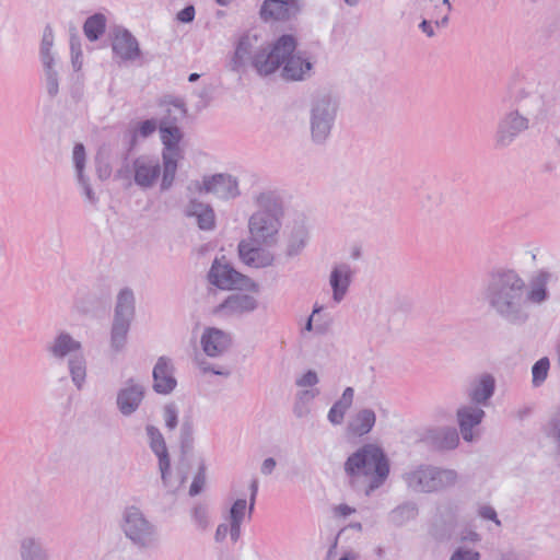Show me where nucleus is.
<instances>
[{"label": "nucleus", "instance_id": "nucleus-1", "mask_svg": "<svg viewBox=\"0 0 560 560\" xmlns=\"http://www.w3.org/2000/svg\"><path fill=\"white\" fill-rule=\"evenodd\" d=\"M482 300L488 311L506 324L522 326L530 317L525 305V280L513 269L491 271L482 287Z\"/></svg>", "mask_w": 560, "mask_h": 560}, {"label": "nucleus", "instance_id": "nucleus-2", "mask_svg": "<svg viewBox=\"0 0 560 560\" xmlns=\"http://www.w3.org/2000/svg\"><path fill=\"white\" fill-rule=\"evenodd\" d=\"M298 39L292 34H283L278 37L271 47V51H261L256 56L254 69L260 77L273 74L281 67V78L284 81H305L313 74V63L295 54Z\"/></svg>", "mask_w": 560, "mask_h": 560}, {"label": "nucleus", "instance_id": "nucleus-3", "mask_svg": "<svg viewBox=\"0 0 560 560\" xmlns=\"http://www.w3.org/2000/svg\"><path fill=\"white\" fill-rule=\"evenodd\" d=\"M256 210L248 219L252 241L257 245L272 246L278 242L284 217L281 195L275 189H262L252 197Z\"/></svg>", "mask_w": 560, "mask_h": 560}, {"label": "nucleus", "instance_id": "nucleus-4", "mask_svg": "<svg viewBox=\"0 0 560 560\" xmlns=\"http://www.w3.org/2000/svg\"><path fill=\"white\" fill-rule=\"evenodd\" d=\"M343 469L352 487H357L361 479H366L364 493L371 495L388 478L389 460L381 446L366 443L348 456Z\"/></svg>", "mask_w": 560, "mask_h": 560}, {"label": "nucleus", "instance_id": "nucleus-5", "mask_svg": "<svg viewBox=\"0 0 560 560\" xmlns=\"http://www.w3.org/2000/svg\"><path fill=\"white\" fill-rule=\"evenodd\" d=\"M339 109V101L330 91H317L310 102V131L313 143L325 144L330 137Z\"/></svg>", "mask_w": 560, "mask_h": 560}, {"label": "nucleus", "instance_id": "nucleus-6", "mask_svg": "<svg viewBox=\"0 0 560 560\" xmlns=\"http://www.w3.org/2000/svg\"><path fill=\"white\" fill-rule=\"evenodd\" d=\"M45 349L57 361L68 360L71 380L80 390L86 377V360L81 342L69 332L60 331L51 341L47 342Z\"/></svg>", "mask_w": 560, "mask_h": 560}, {"label": "nucleus", "instance_id": "nucleus-7", "mask_svg": "<svg viewBox=\"0 0 560 560\" xmlns=\"http://www.w3.org/2000/svg\"><path fill=\"white\" fill-rule=\"evenodd\" d=\"M402 479L413 492L433 493L454 487L458 480V474L454 469L420 465L416 469L405 472Z\"/></svg>", "mask_w": 560, "mask_h": 560}, {"label": "nucleus", "instance_id": "nucleus-8", "mask_svg": "<svg viewBox=\"0 0 560 560\" xmlns=\"http://www.w3.org/2000/svg\"><path fill=\"white\" fill-rule=\"evenodd\" d=\"M121 529L132 545L139 549L151 548L158 541L156 526L135 505L125 509Z\"/></svg>", "mask_w": 560, "mask_h": 560}, {"label": "nucleus", "instance_id": "nucleus-9", "mask_svg": "<svg viewBox=\"0 0 560 560\" xmlns=\"http://www.w3.org/2000/svg\"><path fill=\"white\" fill-rule=\"evenodd\" d=\"M194 186L198 192L212 194L222 200L235 199L241 195L237 178L225 173L205 176L202 183L196 180Z\"/></svg>", "mask_w": 560, "mask_h": 560}, {"label": "nucleus", "instance_id": "nucleus-10", "mask_svg": "<svg viewBox=\"0 0 560 560\" xmlns=\"http://www.w3.org/2000/svg\"><path fill=\"white\" fill-rule=\"evenodd\" d=\"M532 127L527 118L520 115L514 108L504 113L498 121L495 131V144L499 148L511 145L514 140Z\"/></svg>", "mask_w": 560, "mask_h": 560}, {"label": "nucleus", "instance_id": "nucleus-11", "mask_svg": "<svg viewBox=\"0 0 560 560\" xmlns=\"http://www.w3.org/2000/svg\"><path fill=\"white\" fill-rule=\"evenodd\" d=\"M258 37L252 34H244L240 37L234 55L231 60V70L238 72L242 68H244L248 62L254 68V61L256 56H258L261 51L269 52L271 51L272 44L266 45H257Z\"/></svg>", "mask_w": 560, "mask_h": 560}, {"label": "nucleus", "instance_id": "nucleus-12", "mask_svg": "<svg viewBox=\"0 0 560 560\" xmlns=\"http://www.w3.org/2000/svg\"><path fill=\"white\" fill-rule=\"evenodd\" d=\"M301 0H265L260 7L259 15L265 22L290 21L302 11Z\"/></svg>", "mask_w": 560, "mask_h": 560}, {"label": "nucleus", "instance_id": "nucleus-13", "mask_svg": "<svg viewBox=\"0 0 560 560\" xmlns=\"http://www.w3.org/2000/svg\"><path fill=\"white\" fill-rule=\"evenodd\" d=\"M514 109L527 118V122L532 127L539 126L547 120L546 102L539 94H525L517 97L514 103Z\"/></svg>", "mask_w": 560, "mask_h": 560}, {"label": "nucleus", "instance_id": "nucleus-14", "mask_svg": "<svg viewBox=\"0 0 560 560\" xmlns=\"http://www.w3.org/2000/svg\"><path fill=\"white\" fill-rule=\"evenodd\" d=\"M208 279L211 284L222 290L240 289L248 280L229 264H221L218 258L209 270Z\"/></svg>", "mask_w": 560, "mask_h": 560}, {"label": "nucleus", "instance_id": "nucleus-15", "mask_svg": "<svg viewBox=\"0 0 560 560\" xmlns=\"http://www.w3.org/2000/svg\"><path fill=\"white\" fill-rule=\"evenodd\" d=\"M133 179L137 186L151 188L161 175V164L156 156L140 155L132 162Z\"/></svg>", "mask_w": 560, "mask_h": 560}, {"label": "nucleus", "instance_id": "nucleus-16", "mask_svg": "<svg viewBox=\"0 0 560 560\" xmlns=\"http://www.w3.org/2000/svg\"><path fill=\"white\" fill-rule=\"evenodd\" d=\"M112 49L121 61H133L141 56L137 38L121 26L113 31Z\"/></svg>", "mask_w": 560, "mask_h": 560}, {"label": "nucleus", "instance_id": "nucleus-17", "mask_svg": "<svg viewBox=\"0 0 560 560\" xmlns=\"http://www.w3.org/2000/svg\"><path fill=\"white\" fill-rule=\"evenodd\" d=\"M143 385L137 383L133 378L127 380L125 386L117 393V408L122 416H131L138 410L144 398Z\"/></svg>", "mask_w": 560, "mask_h": 560}, {"label": "nucleus", "instance_id": "nucleus-18", "mask_svg": "<svg viewBox=\"0 0 560 560\" xmlns=\"http://www.w3.org/2000/svg\"><path fill=\"white\" fill-rule=\"evenodd\" d=\"M200 343L208 357L217 358L224 354L231 348L232 337L222 329L207 327L201 335Z\"/></svg>", "mask_w": 560, "mask_h": 560}, {"label": "nucleus", "instance_id": "nucleus-19", "mask_svg": "<svg viewBox=\"0 0 560 560\" xmlns=\"http://www.w3.org/2000/svg\"><path fill=\"white\" fill-rule=\"evenodd\" d=\"M175 368L167 357H160L153 368V389L158 394L167 395L172 393L177 381L174 376Z\"/></svg>", "mask_w": 560, "mask_h": 560}, {"label": "nucleus", "instance_id": "nucleus-20", "mask_svg": "<svg viewBox=\"0 0 560 560\" xmlns=\"http://www.w3.org/2000/svg\"><path fill=\"white\" fill-rule=\"evenodd\" d=\"M147 435L149 438V445L152 452L158 456L159 458V470L164 479L165 483L171 486V482L167 479V472L170 468V455L166 447L165 440L161 433V431L152 425L148 424L145 427Z\"/></svg>", "mask_w": 560, "mask_h": 560}, {"label": "nucleus", "instance_id": "nucleus-21", "mask_svg": "<svg viewBox=\"0 0 560 560\" xmlns=\"http://www.w3.org/2000/svg\"><path fill=\"white\" fill-rule=\"evenodd\" d=\"M264 245L253 246L245 241L238 244V255L244 264L255 268H265L272 265L275 257L271 252L262 247Z\"/></svg>", "mask_w": 560, "mask_h": 560}, {"label": "nucleus", "instance_id": "nucleus-22", "mask_svg": "<svg viewBox=\"0 0 560 560\" xmlns=\"http://www.w3.org/2000/svg\"><path fill=\"white\" fill-rule=\"evenodd\" d=\"M257 306V300L253 295L234 293L218 306L217 312L229 316H238L255 311Z\"/></svg>", "mask_w": 560, "mask_h": 560}, {"label": "nucleus", "instance_id": "nucleus-23", "mask_svg": "<svg viewBox=\"0 0 560 560\" xmlns=\"http://www.w3.org/2000/svg\"><path fill=\"white\" fill-rule=\"evenodd\" d=\"M187 218H195L197 225L202 231H212L215 228V213L209 203L197 199H190L185 207Z\"/></svg>", "mask_w": 560, "mask_h": 560}, {"label": "nucleus", "instance_id": "nucleus-24", "mask_svg": "<svg viewBox=\"0 0 560 560\" xmlns=\"http://www.w3.org/2000/svg\"><path fill=\"white\" fill-rule=\"evenodd\" d=\"M550 278V272L540 270L530 279L528 287L525 283V305L528 306L529 303L540 305L549 299L547 284Z\"/></svg>", "mask_w": 560, "mask_h": 560}, {"label": "nucleus", "instance_id": "nucleus-25", "mask_svg": "<svg viewBox=\"0 0 560 560\" xmlns=\"http://www.w3.org/2000/svg\"><path fill=\"white\" fill-rule=\"evenodd\" d=\"M495 390V380L489 373L475 378L467 390V396L476 405L487 406Z\"/></svg>", "mask_w": 560, "mask_h": 560}, {"label": "nucleus", "instance_id": "nucleus-26", "mask_svg": "<svg viewBox=\"0 0 560 560\" xmlns=\"http://www.w3.org/2000/svg\"><path fill=\"white\" fill-rule=\"evenodd\" d=\"M353 271L348 264L336 265L329 276V284L332 290V300L340 303L351 284Z\"/></svg>", "mask_w": 560, "mask_h": 560}, {"label": "nucleus", "instance_id": "nucleus-27", "mask_svg": "<svg viewBox=\"0 0 560 560\" xmlns=\"http://www.w3.org/2000/svg\"><path fill=\"white\" fill-rule=\"evenodd\" d=\"M485 415V411L477 406H464L457 410V421L465 441H472V428L482 421Z\"/></svg>", "mask_w": 560, "mask_h": 560}, {"label": "nucleus", "instance_id": "nucleus-28", "mask_svg": "<svg viewBox=\"0 0 560 560\" xmlns=\"http://www.w3.org/2000/svg\"><path fill=\"white\" fill-rule=\"evenodd\" d=\"M161 141L163 143L162 154L180 155L179 142L183 139V131L178 126H170L168 121H159Z\"/></svg>", "mask_w": 560, "mask_h": 560}, {"label": "nucleus", "instance_id": "nucleus-29", "mask_svg": "<svg viewBox=\"0 0 560 560\" xmlns=\"http://www.w3.org/2000/svg\"><path fill=\"white\" fill-rule=\"evenodd\" d=\"M159 106L165 108V114L162 116L160 121H168L170 126H178V122L186 117V104L179 97L165 95L160 100Z\"/></svg>", "mask_w": 560, "mask_h": 560}, {"label": "nucleus", "instance_id": "nucleus-30", "mask_svg": "<svg viewBox=\"0 0 560 560\" xmlns=\"http://www.w3.org/2000/svg\"><path fill=\"white\" fill-rule=\"evenodd\" d=\"M376 421L375 412L364 408L359 410L348 424L349 432L354 436H363L371 432Z\"/></svg>", "mask_w": 560, "mask_h": 560}, {"label": "nucleus", "instance_id": "nucleus-31", "mask_svg": "<svg viewBox=\"0 0 560 560\" xmlns=\"http://www.w3.org/2000/svg\"><path fill=\"white\" fill-rule=\"evenodd\" d=\"M308 241V230L304 222H296L289 235L285 248L287 257H295L305 248Z\"/></svg>", "mask_w": 560, "mask_h": 560}, {"label": "nucleus", "instance_id": "nucleus-32", "mask_svg": "<svg viewBox=\"0 0 560 560\" xmlns=\"http://www.w3.org/2000/svg\"><path fill=\"white\" fill-rule=\"evenodd\" d=\"M20 557L21 560H50L49 552L40 539L31 536L21 540Z\"/></svg>", "mask_w": 560, "mask_h": 560}, {"label": "nucleus", "instance_id": "nucleus-33", "mask_svg": "<svg viewBox=\"0 0 560 560\" xmlns=\"http://www.w3.org/2000/svg\"><path fill=\"white\" fill-rule=\"evenodd\" d=\"M353 397L354 389L352 387H346L341 397L335 401L328 411L327 418L331 424L338 425L342 423L346 412L352 406Z\"/></svg>", "mask_w": 560, "mask_h": 560}, {"label": "nucleus", "instance_id": "nucleus-34", "mask_svg": "<svg viewBox=\"0 0 560 560\" xmlns=\"http://www.w3.org/2000/svg\"><path fill=\"white\" fill-rule=\"evenodd\" d=\"M542 433L552 445L556 456L560 457V406L556 407L542 425Z\"/></svg>", "mask_w": 560, "mask_h": 560}, {"label": "nucleus", "instance_id": "nucleus-35", "mask_svg": "<svg viewBox=\"0 0 560 560\" xmlns=\"http://www.w3.org/2000/svg\"><path fill=\"white\" fill-rule=\"evenodd\" d=\"M133 315L135 295L131 289L125 288L118 293L114 317L132 320Z\"/></svg>", "mask_w": 560, "mask_h": 560}, {"label": "nucleus", "instance_id": "nucleus-36", "mask_svg": "<svg viewBox=\"0 0 560 560\" xmlns=\"http://www.w3.org/2000/svg\"><path fill=\"white\" fill-rule=\"evenodd\" d=\"M184 460L185 459L182 458L178 463L175 475L172 474L171 467L168 468L167 479L171 482V486L166 485L164 479L161 477L163 487L171 494H175L188 479L189 465L184 463Z\"/></svg>", "mask_w": 560, "mask_h": 560}, {"label": "nucleus", "instance_id": "nucleus-37", "mask_svg": "<svg viewBox=\"0 0 560 560\" xmlns=\"http://www.w3.org/2000/svg\"><path fill=\"white\" fill-rule=\"evenodd\" d=\"M106 30V18L103 13H94L83 24V32L90 42L98 40Z\"/></svg>", "mask_w": 560, "mask_h": 560}, {"label": "nucleus", "instance_id": "nucleus-38", "mask_svg": "<svg viewBox=\"0 0 560 560\" xmlns=\"http://www.w3.org/2000/svg\"><path fill=\"white\" fill-rule=\"evenodd\" d=\"M44 70L45 89L49 97L54 98L59 93V71L56 60L42 62Z\"/></svg>", "mask_w": 560, "mask_h": 560}, {"label": "nucleus", "instance_id": "nucleus-39", "mask_svg": "<svg viewBox=\"0 0 560 560\" xmlns=\"http://www.w3.org/2000/svg\"><path fill=\"white\" fill-rule=\"evenodd\" d=\"M130 323L131 320L129 319L114 317L110 331V345L115 351H120L125 347Z\"/></svg>", "mask_w": 560, "mask_h": 560}, {"label": "nucleus", "instance_id": "nucleus-40", "mask_svg": "<svg viewBox=\"0 0 560 560\" xmlns=\"http://www.w3.org/2000/svg\"><path fill=\"white\" fill-rule=\"evenodd\" d=\"M431 438L436 447L453 450L458 445L459 436L454 428H441L432 432Z\"/></svg>", "mask_w": 560, "mask_h": 560}, {"label": "nucleus", "instance_id": "nucleus-41", "mask_svg": "<svg viewBox=\"0 0 560 560\" xmlns=\"http://www.w3.org/2000/svg\"><path fill=\"white\" fill-rule=\"evenodd\" d=\"M159 128V121L154 118L145 119L138 122L131 130L129 135V148L128 151L133 150L137 145L138 138H148L152 136L155 130Z\"/></svg>", "mask_w": 560, "mask_h": 560}, {"label": "nucleus", "instance_id": "nucleus-42", "mask_svg": "<svg viewBox=\"0 0 560 560\" xmlns=\"http://www.w3.org/2000/svg\"><path fill=\"white\" fill-rule=\"evenodd\" d=\"M180 155H165L162 154L163 160V171L162 172V182H161V190H168L174 183L175 175L177 172V162Z\"/></svg>", "mask_w": 560, "mask_h": 560}, {"label": "nucleus", "instance_id": "nucleus-43", "mask_svg": "<svg viewBox=\"0 0 560 560\" xmlns=\"http://www.w3.org/2000/svg\"><path fill=\"white\" fill-rule=\"evenodd\" d=\"M179 446L183 458L194 450V421L184 417L179 430Z\"/></svg>", "mask_w": 560, "mask_h": 560}, {"label": "nucleus", "instance_id": "nucleus-44", "mask_svg": "<svg viewBox=\"0 0 560 560\" xmlns=\"http://www.w3.org/2000/svg\"><path fill=\"white\" fill-rule=\"evenodd\" d=\"M418 514V509L413 502H405L390 512V521L400 526L410 520H413Z\"/></svg>", "mask_w": 560, "mask_h": 560}, {"label": "nucleus", "instance_id": "nucleus-45", "mask_svg": "<svg viewBox=\"0 0 560 560\" xmlns=\"http://www.w3.org/2000/svg\"><path fill=\"white\" fill-rule=\"evenodd\" d=\"M550 369V361L547 357L540 358L532 366V384L533 387H540L547 380Z\"/></svg>", "mask_w": 560, "mask_h": 560}, {"label": "nucleus", "instance_id": "nucleus-46", "mask_svg": "<svg viewBox=\"0 0 560 560\" xmlns=\"http://www.w3.org/2000/svg\"><path fill=\"white\" fill-rule=\"evenodd\" d=\"M52 46H54V32H52V28L50 27V25H47L44 28L42 43H40V49H39L42 62L56 60L51 52Z\"/></svg>", "mask_w": 560, "mask_h": 560}, {"label": "nucleus", "instance_id": "nucleus-47", "mask_svg": "<svg viewBox=\"0 0 560 560\" xmlns=\"http://www.w3.org/2000/svg\"><path fill=\"white\" fill-rule=\"evenodd\" d=\"M73 164L77 172V178L82 179L84 175V166L86 161L85 148L82 143H77L72 154Z\"/></svg>", "mask_w": 560, "mask_h": 560}, {"label": "nucleus", "instance_id": "nucleus-48", "mask_svg": "<svg viewBox=\"0 0 560 560\" xmlns=\"http://www.w3.org/2000/svg\"><path fill=\"white\" fill-rule=\"evenodd\" d=\"M206 464L203 460L200 462L198 471L196 472L194 480L189 488V495L195 497L198 495L206 483Z\"/></svg>", "mask_w": 560, "mask_h": 560}, {"label": "nucleus", "instance_id": "nucleus-49", "mask_svg": "<svg viewBox=\"0 0 560 560\" xmlns=\"http://www.w3.org/2000/svg\"><path fill=\"white\" fill-rule=\"evenodd\" d=\"M165 427L173 431L178 424V408L174 402L166 404L163 409Z\"/></svg>", "mask_w": 560, "mask_h": 560}, {"label": "nucleus", "instance_id": "nucleus-50", "mask_svg": "<svg viewBox=\"0 0 560 560\" xmlns=\"http://www.w3.org/2000/svg\"><path fill=\"white\" fill-rule=\"evenodd\" d=\"M92 295L100 304L108 302L112 296L110 284L105 281L97 282L93 288Z\"/></svg>", "mask_w": 560, "mask_h": 560}, {"label": "nucleus", "instance_id": "nucleus-51", "mask_svg": "<svg viewBox=\"0 0 560 560\" xmlns=\"http://www.w3.org/2000/svg\"><path fill=\"white\" fill-rule=\"evenodd\" d=\"M246 506L247 503L245 499H237L230 509V522L242 524L245 516Z\"/></svg>", "mask_w": 560, "mask_h": 560}, {"label": "nucleus", "instance_id": "nucleus-52", "mask_svg": "<svg viewBox=\"0 0 560 560\" xmlns=\"http://www.w3.org/2000/svg\"><path fill=\"white\" fill-rule=\"evenodd\" d=\"M192 520L201 529H206L209 525L207 508L201 504L196 505L192 510Z\"/></svg>", "mask_w": 560, "mask_h": 560}, {"label": "nucleus", "instance_id": "nucleus-53", "mask_svg": "<svg viewBox=\"0 0 560 560\" xmlns=\"http://www.w3.org/2000/svg\"><path fill=\"white\" fill-rule=\"evenodd\" d=\"M450 560H480V553L471 549L459 547L452 553Z\"/></svg>", "mask_w": 560, "mask_h": 560}, {"label": "nucleus", "instance_id": "nucleus-54", "mask_svg": "<svg viewBox=\"0 0 560 560\" xmlns=\"http://www.w3.org/2000/svg\"><path fill=\"white\" fill-rule=\"evenodd\" d=\"M319 382L317 373L313 370H308L301 377L296 378L295 385L299 387H312Z\"/></svg>", "mask_w": 560, "mask_h": 560}, {"label": "nucleus", "instance_id": "nucleus-55", "mask_svg": "<svg viewBox=\"0 0 560 560\" xmlns=\"http://www.w3.org/2000/svg\"><path fill=\"white\" fill-rule=\"evenodd\" d=\"M70 47H71L73 69L75 71L80 70L81 66H82V60H81L82 52H81V49H80L79 40L75 39L74 37H72L71 40H70Z\"/></svg>", "mask_w": 560, "mask_h": 560}, {"label": "nucleus", "instance_id": "nucleus-56", "mask_svg": "<svg viewBox=\"0 0 560 560\" xmlns=\"http://www.w3.org/2000/svg\"><path fill=\"white\" fill-rule=\"evenodd\" d=\"M478 515L485 520L494 522L497 526H501V521L498 518L497 512L491 505H481L478 509Z\"/></svg>", "mask_w": 560, "mask_h": 560}, {"label": "nucleus", "instance_id": "nucleus-57", "mask_svg": "<svg viewBox=\"0 0 560 560\" xmlns=\"http://www.w3.org/2000/svg\"><path fill=\"white\" fill-rule=\"evenodd\" d=\"M195 14V7L192 4H188L177 13L176 19L182 23H190L194 21Z\"/></svg>", "mask_w": 560, "mask_h": 560}, {"label": "nucleus", "instance_id": "nucleus-58", "mask_svg": "<svg viewBox=\"0 0 560 560\" xmlns=\"http://www.w3.org/2000/svg\"><path fill=\"white\" fill-rule=\"evenodd\" d=\"M80 186L82 187L83 189V194L85 196V198L91 202V203H96L97 202V197L95 195V192L93 191L90 183H89V179L83 176L82 179H78Z\"/></svg>", "mask_w": 560, "mask_h": 560}, {"label": "nucleus", "instance_id": "nucleus-59", "mask_svg": "<svg viewBox=\"0 0 560 560\" xmlns=\"http://www.w3.org/2000/svg\"><path fill=\"white\" fill-rule=\"evenodd\" d=\"M319 394L318 389H304L296 394L295 400L310 406L311 401Z\"/></svg>", "mask_w": 560, "mask_h": 560}, {"label": "nucleus", "instance_id": "nucleus-60", "mask_svg": "<svg viewBox=\"0 0 560 560\" xmlns=\"http://www.w3.org/2000/svg\"><path fill=\"white\" fill-rule=\"evenodd\" d=\"M200 368L203 373H212V374L224 376V377H229L231 375L230 370L215 369L214 366H212L210 363H207V362L201 363Z\"/></svg>", "mask_w": 560, "mask_h": 560}, {"label": "nucleus", "instance_id": "nucleus-61", "mask_svg": "<svg viewBox=\"0 0 560 560\" xmlns=\"http://www.w3.org/2000/svg\"><path fill=\"white\" fill-rule=\"evenodd\" d=\"M311 412V408L308 405L303 404L301 401L295 400L293 405V413L296 418L302 419L308 416Z\"/></svg>", "mask_w": 560, "mask_h": 560}, {"label": "nucleus", "instance_id": "nucleus-62", "mask_svg": "<svg viewBox=\"0 0 560 560\" xmlns=\"http://www.w3.org/2000/svg\"><path fill=\"white\" fill-rule=\"evenodd\" d=\"M276 465H277V463H276L275 458H272V457L266 458L262 462L261 467H260L261 474L266 475V476L272 474Z\"/></svg>", "mask_w": 560, "mask_h": 560}, {"label": "nucleus", "instance_id": "nucleus-63", "mask_svg": "<svg viewBox=\"0 0 560 560\" xmlns=\"http://www.w3.org/2000/svg\"><path fill=\"white\" fill-rule=\"evenodd\" d=\"M229 534V526L226 524H220L217 527L214 538L217 541H223Z\"/></svg>", "mask_w": 560, "mask_h": 560}, {"label": "nucleus", "instance_id": "nucleus-64", "mask_svg": "<svg viewBox=\"0 0 560 560\" xmlns=\"http://www.w3.org/2000/svg\"><path fill=\"white\" fill-rule=\"evenodd\" d=\"M419 28L428 36L433 37L434 36V30L431 25V21L423 19L421 23L419 24Z\"/></svg>", "mask_w": 560, "mask_h": 560}]
</instances>
